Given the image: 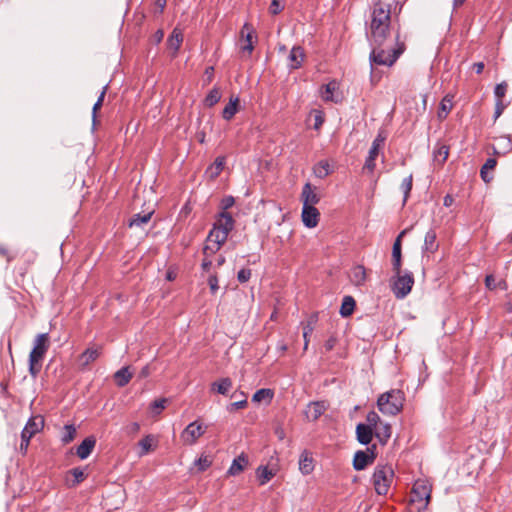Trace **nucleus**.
Listing matches in <instances>:
<instances>
[{
  "mask_svg": "<svg viewBox=\"0 0 512 512\" xmlns=\"http://www.w3.org/2000/svg\"><path fill=\"white\" fill-rule=\"evenodd\" d=\"M372 50L369 56L371 67L373 65L392 66L400 55L405 51V40L401 39L399 31L395 35V46L386 50L383 45H371Z\"/></svg>",
  "mask_w": 512,
  "mask_h": 512,
  "instance_id": "obj_1",
  "label": "nucleus"
},
{
  "mask_svg": "<svg viewBox=\"0 0 512 512\" xmlns=\"http://www.w3.org/2000/svg\"><path fill=\"white\" fill-rule=\"evenodd\" d=\"M233 228L234 219L231 214L228 212L219 213L218 219L206 238V242L215 243L221 247L226 242Z\"/></svg>",
  "mask_w": 512,
  "mask_h": 512,
  "instance_id": "obj_2",
  "label": "nucleus"
},
{
  "mask_svg": "<svg viewBox=\"0 0 512 512\" xmlns=\"http://www.w3.org/2000/svg\"><path fill=\"white\" fill-rule=\"evenodd\" d=\"M404 400V393L399 389H393L379 396L377 406L384 414L396 415L402 410Z\"/></svg>",
  "mask_w": 512,
  "mask_h": 512,
  "instance_id": "obj_3",
  "label": "nucleus"
},
{
  "mask_svg": "<svg viewBox=\"0 0 512 512\" xmlns=\"http://www.w3.org/2000/svg\"><path fill=\"white\" fill-rule=\"evenodd\" d=\"M391 280V290L397 299H404L412 290L414 276L410 271L394 273Z\"/></svg>",
  "mask_w": 512,
  "mask_h": 512,
  "instance_id": "obj_4",
  "label": "nucleus"
},
{
  "mask_svg": "<svg viewBox=\"0 0 512 512\" xmlns=\"http://www.w3.org/2000/svg\"><path fill=\"white\" fill-rule=\"evenodd\" d=\"M394 472L391 466H377L372 476V481L377 494H387L392 482Z\"/></svg>",
  "mask_w": 512,
  "mask_h": 512,
  "instance_id": "obj_5",
  "label": "nucleus"
},
{
  "mask_svg": "<svg viewBox=\"0 0 512 512\" xmlns=\"http://www.w3.org/2000/svg\"><path fill=\"white\" fill-rule=\"evenodd\" d=\"M391 23V11L390 6H385L381 1L374 3L370 27L373 26H385Z\"/></svg>",
  "mask_w": 512,
  "mask_h": 512,
  "instance_id": "obj_6",
  "label": "nucleus"
},
{
  "mask_svg": "<svg viewBox=\"0 0 512 512\" xmlns=\"http://www.w3.org/2000/svg\"><path fill=\"white\" fill-rule=\"evenodd\" d=\"M48 349H49L48 333L38 334L34 340V345L30 352L29 358H31L32 361L42 362Z\"/></svg>",
  "mask_w": 512,
  "mask_h": 512,
  "instance_id": "obj_7",
  "label": "nucleus"
},
{
  "mask_svg": "<svg viewBox=\"0 0 512 512\" xmlns=\"http://www.w3.org/2000/svg\"><path fill=\"white\" fill-rule=\"evenodd\" d=\"M205 432L206 426H203L198 421H194L183 430L181 438L185 444L193 445Z\"/></svg>",
  "mask_w": 512,
  "mask_h": 512,
  "instance_id": "obj_8",
  "label": "nucleus"
},
{
  "mask_svg": "<svg viewBox=\"0 0 512 512\" xmlns=\"http://www.w3.org/2000/svg\"><path fill=\"white\" fill-rule=\"evenodd\" d=\"M44 427V419L42 416H32L27 421L25 427L21 432V438L27 437V439L31 440V438L38 432H40Z\"/></svg>",
  "mask_w": 512,
  "mask_h": 512,
  "instance_id": "obj_9",
  "label": "nucleus"
},
{
  "mask_svg": "<svg viewBox=\"0 0 512 512\" xmlns=\"http://www.w3.org/2000/svg\"><path fill=\"white\" fill-rule=\"evenodd\" d=\"M413 498L412 501H425V507L431 499V489L425 481L418 480L414 483L412 488Z\"/></svg>",
  "mask_w": 512,
  "mask_h": 512,
  "instance_id": "obj_10",
  "label": "nucleus"
},
{
  "mask_svg": "<svg viewBox=\"0 0 512 512\" xmlns=\"http://www.w3.org/2000/svg\"><path fill=\"white\" fill-rule=\"evenodd\" d=\"M407 232L403 230L395 239L392 247V270L394 273L401 272L402 267V236Z\"/></svg>",
  "mask_w": 512,
  "mask_h": 512,
  "instance_id": "obj_11",
  "label": "nucleus"
},
{
  "mask_svg": "<svg viewBox=\"0 0 512 512\" xmlns=\"http://www.w3.org/2000/svg\"><path fill=\"white\" fill-rule=\"evenodd\" d=\"M385 138L380 134L374 139L372 146L369 150L368 157L366 158L363 169L372 172L375 168V159L379 154L380 146L383 144Z\"/></svg>",
  "mask_w": 512,
  "mask_h": 512,
  "instance_id": "obj_12",
  "label": "nucleus"
},
{
  "mask_svg": "<svg viewBox=\"0 0 512 512\" xmlns=\"http://www.w3.org/2000/svg\"><path fill=\"white\" fill-rule=\"evenodd\" d=\"M390 34V25L370 27L371 45H383Z\"/></svg>",
  "mask_w": 512,
  "mask_h": 512,
  "instance_id": "obj_13",
  "label": "nucleus"
},
{
  "mask_svg": "<svg viewBox=\"0 0 512 512\" xmlns=\"http://www.w3.org/2000/svg\"><path fill=\"white\" fill-rule=\"evenodd\" d=\"M302 221L304 225L308 228H314L317 226L319 222L320 213L315 206H306L302 207Z\"/></svg>",
  "mask_w": 512,
  "mask_h": 512,
  "instance_id": "obj_14",
  "label": "nucleus"
},
{
  "mask_svg": "<svg viewBox=\"0 0 512 512\" xmlns=\"http://www.w3.org/2000/svg\"><path fill=\"white\" fill-rule=\"evenodd\" d=\"M96 445V438L94 436L86 437L81 444L76 448V455L84 460L90 456Z\"/></svg>",
  "mask_w": 512,
  "mask_h": 512,
  "instance_id": "obj_15",
  "label": "nucleus"
},
{
  "mask_svg": "<svg viewBox=\"0 0 512 512\" xmlns=\"http://www.w3.org/2000/svg\"><path fill=\"white\" fill-rule=\"evenodd\" d=\"M315 187H313L310 183H306L303 186L301 193V200L303 205L314 206L320 201L319 195L315 192Z\"/></svg>",
  "mask_w": 512,
  "mask_h": 512,
  "instance_id": "obj_16",
  "label": "nucleus"
},
{
  "mask_svg": "<svg viewBox=\"0 0 512 512\" xmlns=\"http://www.w3.org/2000/svg\"><path fill=\"white\" fill-rule=\"evenodd\" d=\"M374 429L371 426H366V424L359 423L356 426V438L358 442L362 445H368L373 438Z\"/></svg>",
  "mask_w": 512,
  "mask_h": 512,
  "instance_id": "obj_17",
  "label": "nucleus"
},
{
  "mask_svg": "<svg viewBox=\"0 0 512 512\" xmlns=\"http://www.w3.org/2000/svg\"><path fill=\"white\" fill-rule=\"evenodd\" d=\"M254 28L249 23H245L241 29V37L245 39L246 44L241 47V50L243 52H247L249 55L254 50V44H253V34H254Z\"/></svg>",
  "mask_w": 512,
  "mask_h": 512,
  "instance_id": "obj_18",
  "label": "nucleus"
},
{
  "mask_svg": "<svg viewBox=\"0 0 512 512\" xmlns=\"http://www.w3.org/2000/svg\"><path fill=\"white\" fill-rule=\"evenodd\" d=\"M183 42V33L179 28H174L172 33L167 39V47L172 50V56L175 57Z\"/></svg>",
  "mask_w": 512,
  "mask_h": 512,
  "instance_id": "obj_19",
  "label": "nucleus"
},
{
  "mask_svg": "<svg viewBox=\"0 0 512 512\" xmlns=\"http://www.w3.org/2000/svg\"><path fill=\"white\" fill-rule=\"evenodd\" d=\"M326 410V405L323 401L311 402L305 412L307 419L311 421L318 420Z\"/></svg>",
  "mask_w": 512,
  "mask_h": 512,
  "instance_id": "obj_20",
  "label": "nucleus"
},
{
  "mask_svg": "<svg viewBox=\"0 0 512 512\" xmlns=\"http://www.w3.org/2000/svg\"><path fill=\"white\" fill-rule=\"evenodd\" d=\"M247 465H248V457L244 453H241L238 457H236L232 461V464L227 471V475L228 476L239 475L241 472L244 471V469Z\"/></svg>",
  "mask_w": 512,
  "mask_h": 512,
  "instance_id": "obj_21",
  "label": "nucleus"
},
{
  "mask_svg": "<svg viewBox=\"0 0 512 512\" xmlns=\"http://www.w3.org/2000/svg\"><path fill=\"white\" fill-rule=\"evenodd\" d=\"M449 156V146L438 141L433 149V160L438 165H443Z\"/></svg>",
  "mask_w": 512,
  "mask_h": 512,
  "instance_id": "obj_22",
  "label": "nucleus"
},
{
  "mask_svg": "<svg viewBox=\"0 0 512 512\" xmlns=\"http://www.w3.org/2000/svg\"><path fill=\"white\" fill-rule=\"evenodd\" d=\"M373 463V456H368L367 452L358 450L353 458V468L357 471L364 470L368 465Z\"/></svg>",
  "mask_w": 512,
  "mask_h": 512,
  "instance_id": "obj_23",
  "label": "nucleus"
},
{
  "mask_svg": "<svg viewBox=\"0 0 512 512\" xmlns=\"http://www.w3.org/2000/svg\"><path fill=\"white\" fill-rule=\"evenodd\" d=\"M102 348L101 347H91L87 348L80 356L79 362L82 367L88 366L90 363L94 362L101 355Z\"/></svg>",
  "mask_w": 512,
  "mask_h": 512,
  "instance_id": "obj_24",
  "label": "nucleus"
},
{
  "mask_svg": "<svg viewBox=\"0 0 512 512\" xmlns=\"http://www.w3.org/2000/svg\"><path fill=\"white\" fill-rule=\"evenodd\" d=\"M350 281L355 286H362L366 282V269L363 265H355L349 273Z\"/></svg>",
  "mask_w": 512,
  "mask_h": 512,
  "instance_id": "obj_25",
  "label": "nucleus"
},
{
  "mask_svg": "<svg viewBox=\"0 0 512 512\" xmlns=\"http://www.w3.org/2000/svg\"><path fill=\"white\" fill-rule=\"evenodd\" d=\"M304 50L300 46H294L288 56L289 67L291 69H298L304 60Z\"/></svg>",
  "mask_w": 512,
  "mask_h": 512,
  "instance_id": "obj_26",
  "label": "nucleus"
},
{
  "mask_svg": "<svg viewBox=\"0 0 512 512\" xmlns=\"http://www.w3.org/2000/svg\"><path fill=\"white\" fill-rule=\"evenodd\" d=\"M437 249L438 243L436 231L434 229H430L427 231L424 238L423 251L426 253H434Z\"/></svg>",
  "mask_w": 512,
  "mask_h": 512,
  "instance_id": "obj_27",
  "label": "nucleus"
},
{
  "mask_svg": "<svg viewBox=\"0 0 512 512\" xmlns=\"http://www.w3.org/2000/svg\"><path fill=\"white\" fill-rule=\"evenodd\" d=\"M232 388V380L229 377H224L211 384V390L221 395H228L229 390Z\"/></svg>",
  "mask_w": 512,
  "mask_h": 512,
  "instance_id": "obj_28",
  "label": "nucleus"
},
{
  "mask_svg": "<svg viewBox=\"0 0 512 512\" xmlns=\"http://www.w3.org/2000/svg\"><path fill=\"white\" fill-rule=\"evenodd\" d=\"M512 151V140L510 136L503 135L496 139L495 153L507 154Z\"/></svg>",
  "mask_w": 512,
  "mask_h": 512,
  "instance_id": "obj_29",
  "label": "nucleus"
},
{
  "mask_svg": "<svg viewBox=\"0 0 512 512\" xmlns=\"http://www.w3.org/2000/svg\"><path fill=\"white\" fill-rule=\"evenodd\" d=\"M133 374L129 371V367H122L114 374V380L118 387L126 386L132 379Z\"/></svg>",
  "mask_w": 512,
  "mask_h": 512,
  "instance_id": "obj_30",
  "label": "nucleus"
},
{
  "mask_svg": "<svg viewBox=\"0 0 512 512\" xmlns=\"http://www.w3.org/2000/svg\"><path fill=\"white\" fill-rule=\"evenodd\" d=\"M374 430V434L379 439L380 443L383 445L386 444L388 439L391 437V425L388 423H380V425Z\"/></svg>",
  "mask_w": 512,
  "mask_h": 512,
  "instance_id": "obj_31",
  "label": "nucleus"
},
{
  "mask_svg": "<svg viewBox=\"0 0 512 512\" xmlns=\"http://www.w3.org/2000/svg\"><path fill=\"white\" fill-rule=\"evenodd\" d=\"M317 320H318V315L317 314H313V315L310 316L308 321L303 326V338H304V348L303 349L304 350L308 349L309 335L313 332L314 325L317 322Z\"/></svg>",
  "mask_w": 512,
  "mask_h": 512,
  "instance_id": "obj_32",
  "label": "nucleus"
},
{
  "mask_svg": "<svg viewBox=\"0 0 512 512\" xmlns=\"http://www.w3.org/2000/svg\"><path fill=\"white\" fill-rule=\"evenodd\" d=\"M356 306V302L352 296H345L343 298L341 307H340V315L342 317H349L353 314Z\"/></svg>",
  "mask_w": 512,
  "mask_h": 512,
  "instance_id": "obj_33",
  "label": "nucleus"
},
{
  "mask_svg": "<svg viewBox=\"0 0 512 512\" xmlns=\"http://www.w3.org/2000/svg\"><path fill=\"white\" fill-rule=\"evenodd\" d=\"M275 474V471L269 469L267 466H259L256 469V477L259 480L260 485H265L275 476Z\"/></svg>",
  "mask_w": 512,
  "mask_h": 512,
  "instance_id": "obj_34",
  "label": "nucleus"
},
{
  "mask_svg": "<svg viewBox=\"0 0 512 512\" xmlns=\"http://www.w3.org/2000/svg\"><path fill=\"white\" fill-rule=\"evenodd\" d=\"M239 98H231L229 103L224 107L222 111V117L225 120H231L238 111Z\"/></svg>",
  "mask_w": 512,
  "mask_h": 512,
  "instance_id": "obj_35",
  "label": "nucleus"
},
{
  "mask_svg": "<svg viewBox=\"0 0 512 512\" xmlns=\"http://www.w3.org/2000/svg\"><path fill=\"white\" fill-rule=\"evenodd\" d=\"M153 213H154L153 211H150L145 214H141V213L134 214L129 220V227H134V226L140 227L144 224H147L151 220Z\"/></svg>",
  "mask_w": 512,
  "mask_h": 512,
  "instance_id": "obj_36",
  "label": "nucleus"
},
{
  "mask_svg": "<svg viewBox=\"0 0 512 512\" xmlns=\"http://www.w3.org/2000/svg\"><path fill=\"white\" fill-rule=\"evenodd\" d=\"M299 469L303 475L310 474L314 469L313 459L307 454H302L299 460Z\"/></svg>",
  "mask_w": 512,
  "mask_h": 512,
  "instance_id": "obj_37",
  "label": "nucleus"
},
{
  "mask_svg": "<svg viewBox=\"0 0 512 512\" xmlns=\"http://www.w3.org/2000/svg\"><path fill=\"white\" fill-rule=\"evenodd\" d=\"M453 104H452V98H450L448 95L445 96L441 103H440V109L438 112V118L439 119H445L449 112L452 110Z\"/></svg>",
  "mask_w": 512,
  "mask_h": 512,
  "instance_id": "obj_38",
  "label": "nucleus"
},
{
  "mask_svg": "<svg viewBox=\"0 0 512 512\" xmlns=\"http://www.w3.org/2000/svg\"><path fill=\"white\" fill-rule=\"evenodd\" d=\"M273 396H274L273 390L267 389V388H262V389L257 390L254 393V395L252 397V401L261 402L263 400H268V402H270L272 400Z\"/></svg>",
  "mask_w": 512,
  "mask_h": 512,
  "instance_id": "obj_39",
  "label": "nucleus"
},
{
  "mask_svg": "<svg viewBox=\"0 0 512 512\" xmlns=\"http://www.w3.org/2000/svg\"><path fill=\"white\" fill-rule=\"evenodd\" d=\"M337 89V82L331 81L322 86V98L325 101H335L333 98V93Z\"/></svg>",
  "mask_w": 512,
  "mask_h": 512,
  "instance_id": "obj_40",
  "label": "nucleus"
},
{
  "mask_svg": "<svg viewBox=\"0 0 512 512\" xmlns=\"http://www.w3.org/2000/svg\"><path fill=\"white\" fill-rule=\"evenodd\" d=\"M76 437V428L74 425L67 424L63 428L61 441L63 444H68L74 440Z\"/></svg>",
  "mask_w": 512,
  "mask_h": 512,
  "instance_id": "obj_41",
  "label": "nucleus"
},
{
  "mask_svg": "<svg viewBox=\"0 0 512 512\" xmlns=\"http://www.w3.org/2000/svg\"><path fill=\"white\" fill-rule=\"evenodd\" d=\"M224 165H225V157H223V156L217 157L215 159L214 163L209 168L210 173H211V175H210L211 178H216L217 176H219V174L224 169Z\"/></svg>",
  "mask_w": 512,
  "mask_h": 512,
  "instance_id": "obj_42",
  "label": "nucleus"
},
{
  "mask_svg": "<svg viewBox=\"0 0 512 512\" xmlns=\"http://www.w3.org/2000/svg\"><path fill=\"white\" fill-rule=\"evenodd\" d=\"M69 473L72 474V476L74 477L72 482L68 484L70 487H76L78 484L83 482L87 477V474H85L80 467L71 469Z\"/></svg>",
  "mask_w": 512,
  "mask_h": 512,
  "instance_id": "obj_43",
  "label": "nucleus"
},
{
  "mask_svg": "<svg viewBox=\"0 0 512 512\" xmlns=\"http://www.w3.org/2000/svg\"><path fill=\"white\" fill-rule=\"evenodd\" d=\"M221 99L220 90L214 87L205 97L204 103L207 107H212L217 104Z\"/></svg>",
  "mask_w": 512,
  "mask_h": 512,
  "instance_id": "obj_44",
  "label": "nucleus"
},
{
  "mask_svg": "<svg viewBox=\"0 0 512 512\" xmlns=\"http://www.w3.org/2000/svg\"><path fill=\"white\" fill-rule=\"evenodd\" d=\"M497 161L494 158H488L480 170V175L483 181L489 182L491 178L487 177V171L494 169Z\"/></svg>",
  "mask_w": 512,
  "mask_h": 512,
  "instance_id": "obj_45",
  "label": "nucleus"
},
{
  "mask_svg": "<svg viewBox=\"0 0 512 512\" xmlns=\"http://www.w3.org/2000/svg\"><path fill=\"white\" fill-rule=\"evenodd\" d=\"M107 89H108V85H105L96 101V103L94 104L93 108H92V119H93V123H95L96 121V114H97V111L101 108V106L103 105V101H104V98H105V95H106V92H107Z\"/></svg>",
  "mask_w": 512,
  "mask_h": 512,
  "instance_id": "obj_46",
  "label": "nucleus"
},
{
  "mask_svg": "<svg viewBox=\"0 0 512 512\" xmlns=\"http://www.w3.org/2000/svg\"><path fill=\"white\" fill-rule=\"evenodd\" d=\"M412 182H413V175L410 174L408 177L404 178L401 183V189L404 194V200H403L404 203L407 201V199L409 197L410 191L412 189Z\"/></svg>",
  "mask_w": 512,
  "mask_h": 512,
  "instance_id": "obj_47",
  "label": "nucleus"
},
{
  "mask_svg": "<svg viewBox=\"0 0 512 512\" xmlns=\"http://www.w3.org/2000/svg\"><path fill=\"white\" fill-rule=\"evenodd\" d=\"M168 400L166 398H161L153 401L150 405L151 412L154 415H158L162 412L163 409H165L166 403Z\"/></svg>",
  "mask_w": 512,
  "mask_h": 512,
  "instance_id": "obj_48",
  "label": "nucleus"
},
{
  "mask_svg": "<svg viewBox=\"0 0 512 512\" xmlns=\"http://www.w3.org/2000/svg\"><path fill=\"white\" fill-rule=\"evenodd\" d=\"M366 426H371L373 429H376L378 424H380V417L375 411H370L366 415Z\"/></svg>",
  "mask_w": 512,
  "mask_h": 512,
  "instance_id": "obj_49",
  "label": "nucleus"
},
{
  "mask_svg": "<svg viewBox=\"0 0 512 512\" xmlns=\"http://www.w3.org/2000/svg\"><path fill=\"white\" fill-rule=\"evenodd\" d=\"M240 395L242 396V399L241 400H236L235 402L231 403L227 407L228 411L232 412L234 410L243 409V408L246 407V405H247L246 395L243 392H240Z\"/></svg>",
  "mask_w": 512,
  "mask_h": 512,
  "instance_id": "obj_50",
  "label": "nucleus"
},
{
  "mask_svg": "<svg viewBox=\"0 0 512 512\" xmlns=\"http://www.w3.org/2000/svg\"><path fill=\"white\" fill-rule=\"evenodd\" d=\"M152 443L153 437L151 435H147L139 441V446L142 449V454H146L151 450Z\"/></svg>",
  "mask_w": 512,
  "mask_h": 512,
  "instance_id": "obj_51",
  "label": "nucleus"
},
{
  "mask_svg": "<svg viewBox=\"0 0 512 512\" xmlns=\"http://www.w3.org/2000/svg\"><path fill=\"white\" fill-rule=\"evenodd\" d=\"M220 248L221 247L219 245H216L215 243L206 242V244L203 248V254L205 257L210 258L212 255H214L216 252H218Z\"/></svg>",
  "mask_w": 512,
  "mask_h": 512,
  "instance_id": "obj_52",
  "label": "nucleus"
},
{
  "mask_svg": "<svg viewBox=\"0 0 512 512\" xmlns=\"http://www.w3.org/2000/svg\"><path fill=\"white\" fill-rule=\"evenodd\" d=\"M41 367L42 362L32 361V359L29 358V373L31 374V376L36 377L40 373Z\"/></svg>",
  "mask_w": 512,
  "mask_h": 512,
  "instance_id": "obj_53",
  "label": "nucleus"
},
{
  "mask_svg": "<svg viewBox=\"0 0 512 512\" xmlns=\"http://www.w3.org/2000/svg\"><path fill=\"white\" fill-rule=\"evenodd\" d=\"M212 464V461L207 456H201L197 461L196 465L199 471H205Z\"/></svg>",
  "mask_w": 512,
  "mask_h": 512,
  "instance_id": "obj_54",
  "label": "nucleus"
},
{
  "mask_svg": "<svg viewBox=\"0 0 512 512\" xmlns=\"http://www.w3.org/2000/svg\"><path fill=\"white\" fill-rule=\"evenodd\" d=\"M507 87H508V85L506 82H502V83L496 85L494 93H495V96L497 99L502 100V98L505 96V94L507 92Z\"/></svg>",
  "mask_w": 512,
  "mask_h": 512,
  "instance_id": "obj_55",
  "label": "nucleus"
},
{
  "mask_svg": "<svg viewBox=\"0 0 512 512\" xmlns=\"http://www.w3.org/2000/svg\"><path fill=\"white\" fill-rule=\"evenodd\" d=\"M315 174L317 177L323 178L329 174V164L321 162L319 166L315 169Z\"/></svg>",
  "mask_w": 512,
  "mask_h": 512,
  "instance_id": "obj_56",
  "label": "nucleus"
},
{
  "mask_svg": "<svg viewBox=\"0 0 512 512\" xmlns=\"http://www.w3.org/2000/svg\"><path fill=\"white\" fill-rule=\"evenodd\" d=\"M251 274V269L243 268L240 271H238L237 279L240 283H245L249 281Z\"/></svg>",
  "mask_w": 512,
  "mask_h": 512,
  "instance_id": "obj_57",
  "label": "nucleus"
},
{
  "mask_svg": "<svg viewBox=\"0 0 512 512\" xmlns=\"http://www.w3.org/2000/svg\"><path fill=\"white\" fill-rule=\"evenodd\" d=\"M208 285L212 294H215L219 289L218 277L216 274H212L208 278Z\"/></svg>",
  "mask_w": 512,
  "mask_h": 512,
  "instance_id": "obj_58",
  "label": "nucleus"
},
{
  "mask_svg": "<svg viewBox=\"0 0 512 512\" xmlns=\"http://www.w3.org/2000/svg\"><path fill=\"white\" fill-rule=\"evenodd\" d=\"M235 203V199L233 196H225L222 200H221V208L223 209L222 212H226V210H228L229 208H231Z\"/></svg>",
  "mask_w": 512,
  "mask_h": 512,
  "instance_id": "obj_59",
  "label": "nucleus"
},
{
  "mask_svg": "<svg viewBox=\"0 0 512 512\" xmlns=\"http://www.w3.org/2000/svg\"><path fill=\"white\" fill-rule=\"evenodd\" d=\"M505 109L503 100L497 99L495 104L494 120L498 119Z\"/></svg>",
  "mask_w": 512,
  "mask_h": 512,
  "instance_id": "obj_60",
  "label": "nucleus"
},
{
  "mask_svg": "<svg viewBox=\"0 0 512 512\" xmlns=\"http://www.w3.org/2000/svg\"><path fill=\"white\" fill-rule=\"evenodd\" d=\"M283 10V6L280 5L279 0H272L269 11L272 15H277Z\"/></svg>",
  "mask_w": 512,
  "mask_h": 512,
  "instance_id": "obj_61",
  "label": "nucleus"
},
{
  "mask_svg": "<svg viewBox=\"0 0 512 512\" xmlns=\"http://www.w3.org/2000/svg\"><path fill=\"white\" fill-rule=\"evenodd\" d=\"M336 342H337V339L335 336H330L325 344H324V348L327 352L331 351L334 349L335 345H336Z\"/></svg>",
  "mask_w": 512,
  "mask_h": 512,
  "instance_id": "obj_62",
  "label": "nucleus"
},
{
  "mask_svg": "<svg viewBox=\"0 0 512 512\" xmlns=\"http://www.w3.org/2000/svg\"><path fill=\"white\" fill-rule=\"evenodd\" d=\"M485 285L488 289H495V278L493 275H487L485 278Z\"/></svg>",
  "mask_w": 512,
  "mask_h": 512,
  "instance_id": "obj_63",
  "label": "nucleus"
},
{
  "mask_svg": "<svg viewBox=\"0 0 512 512\" xmlns=\"http://www.w3.org/2000/svg\"><path fill=\"white\" fill-rule=\"evenodd\" d=\"M29 443H30V440L27 439V437L21 438V443H20L19 450H20V452L22 454H26L28 446H29Z\"/></svg>",
  "mask_w": 512,
  "mask_h": 512,
  "instance_id": "obj_64",
  "label": "nucleus"
}]
</instances>
